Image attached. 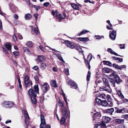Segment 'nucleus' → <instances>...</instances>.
<instances>
[{
    "instance_id": "24",
    "label": "nucleus",
    "mask_w": 128,
    "mask_h": 128,
    "mask_svg": "<svg viewBox=\"0 0 128 128\" xmlns=\"http://www.w3.org/2000/svg\"><path fill=\"white\" fill-rule=\"evenodd\" d=\"M5 46L6 48L9 51H11V46L10 44L8 42H6L5 44Z\"/></svg>"
},
{
    "instance_id": "43",
    "label": "nucleus",
    "mask_w": 128,
    "mask_h": 128,
    "mask_svg": "<svg viewBox=\"0 0 128 128\" xmlns=\"http://www.w3.org/2000/svg\"><path fill=\"white\" fill-rule=\"evenodd\" d=\"M98 96H100V98H104V97L106 95L104 94H99Z\"/></svg>"
},
{
    "instance_id": "39",
    "label": "nucleus",
    "mask_w": 128,
    "mask_h": 128,
    "mask_svg": "<svg viewBox=\"0 0 128 128\" xmlns=\"http://www.w3.org/2000/svg\"><path fill=\"white\" fill-rule=\"evenodd\" d=\"M62 96L63 97L64 99V100L65 102H66L67 106H68V103L67 101L66 100V98L65 96V94L64 93H63V94H62Z\"/></svg>"
},
{
    "instance_id": "31",
    "label": "nucleus",
    "mask_w": 128,
    "mask_h": 128,
    "mask_svg": "<svg viewBox=\"0 0 128 128\" xmlns=\"http://www.w3.org/2000/svg\"><path fill=\"white\" fill-rule=\"evenodd\" d=\"M67 118V116H63L60 122L62 124H63L65 122V120Z\"/></svg>"
},
{
    "instance_id": "59",
    "label": "nucleus",
    "mask_w": 128,
    "mask_h": 128,
    "mask_svg": "<svg viewBox=\"0 0 128 128\" xmlns=\"http://www.w3.org/2000/svg\"><path fill=\"white\" fill-rule=\"evenodd\" d=\"M46 66V64H40V66L42 68H45Z\"/></svg>"
},
{
    "instance_id": "46",
    "label": "nucleus",
    "mask_w": 128,
    "mask_h": 128,
    "mask_svg": "<svg viewBox=\"0 0 128 128\" xmlns=\"http://www.w3.org/2000/svg\"><path fill=\"white\" fill-rule=\"evenodd\" d=\"M122 117L127 120H128V114L123 115Z\"/></svg>"
},
{
    "instance_id": "40",
    "label": "nucleus",
    "mask_w": 128,
    "mask_h": 128,
    "mask_svg": "<svg viewBox=\"0 0 128 128\" xmlns=\"http://www.w3.org/2000/svg\"><path fill=\"white\" fill-rule=\"evenodd\" d=\"M34 90L36 91L37 93H38V86L36 85L34 86Z\"/></svg>"
},
{
    "instance_id": "3",
    "label": "nucleus",
    "mask_w": 128,
    "mask_h": 128,
    "mask_svg": "<svg viewBox=\"0 0 128 128\" xmlns=\"http://www.w3.org/2000/svg\"><path fill=\"white\" fill-rule=\"evenodd\" d=\"M41 123L40 125V128H51L50 126L47 124L46 126V123L44 115H40Z\"/></svg>"
},
{
    "instance_id": "62",
    "label": "nucleus",
    "mask_w": 128,
    "mask_h": 128,
    "mask_svg": "<svg viewBox=\"0 0 128 128\" xmlns=\"http://www.w3.org/2000/svg\"><path fill=\"white\" fill-rule=\"evenodd\" d=\"M118 128H126V127L125 126L123 125H122L119 126H118Z\"/></svg>"
},
{
    "instance_id": "38",
    "label": "nucleus",
    "mask_w": 128,
    "mask_h": 128,
    "mask_svg": "<svg viewBox=\"0 0 128 128\" xmlns=\"http://www.w3.org/2000/svg\"><path fill=\"white\" fill-rule=\"evenodd\" d=\"M23 49L24 52H26L28 54H30L29 50L28 48L26 47H23Z\"/></svg>"
},
{
    "instance_id": "25",
    "label": "nucleus",
    "mask_w": 128,
    "mask_h": 128,
    "mask_svg": "<svg viewBox=\"0 0 128 128\" xmlns=\"http://www.w3.org/2000/svg\"><path fill=\"white\" fill-rule=\"evenodd\" d=\"M50 84L53 87H58L56 82L55 80H51L50 82Z\"/></svg>"
},
{
    "instance_id": "13",
    "label": "nucleus",
    "mask_w": 128,
    "mask_h": 128,
    "mask_svg": "<svg viewBox=\"0 0 128 128\" xmlns=\"http://www.w3.org/2000/svg\"><path fill=\"white\" fill-rule=\"evenodd\" d=\"M16 78L18 80V83L19 85L17 86L18 90L19 92H21L22 90V86L21 84V81L18 75H17L16 76Z\"/></svg>"
},
{
    "instance_id": "18",
    "label": "nucleus",
    "mask_w": 128,
    "mask_h": 128,
    "mask_svg": "<svg viewBox=\"0 0 128 128\" xmlns=\"http://www.w3.org/2000/svg\"><path fill=\"white\" fill-rule=\"evenodd\" d=\"M92 58V55L90 54L88 56L87 60H85L86 63L89 64L90 61Z\"/></svg>"
},
{
    "instance_id": "35",
    "label": "nucleus",
    "mask_w": 128,
    "mask_h": 128,
    "mask_svg": "<svg viewBox=\"0 0 128 128\" xmlns=\"http://www.w3.org/2000/svg\"><path fill=\"white\" fill-rule=\"evenodd\" d=\"M89 32V31H88L86 30H83L82 32L80 33H79L78 34V36H80L81 35L85 34L88 32Z\"/></svg>"
},
{
    "instance_id": "28",
    "label": "nucleus",
    "mask_w": 128,
    "mask_h": 128,
    "mask_svg": "<svg viewBox=\"0 0 128 128\" xmlns=\"http://www.w3.org/2000/svg\"><path fill=\"white\" fill-rule=\"evenodd\" d=\"M103 70L104 72L108 73L110 72H111L112 70L110 68H103Z\"/></svg>"
},
{
    "instance_id": "64",
    "label": "nucleus",
    "mask_w": 128,
    "mask_h": 128,
    "mask_svg": "<svg viewBox=\"0 0 128 128\" xmlns=\"http://www.w3.org/2000/svg\"><path fill=\"white\" fill-rule=\"evenodd\" d=\"M18 38L22 40V39L23 37L20 34H19L18 35Z\"/></svg>"
},
{
    "instance_id": "44",
    "label": "nucleus",
    "mask_w": 128,
    "mask_h": 128,
    "mask_svg": "<svg viewBox=\"0 0 128 128\" xmlns=\"http://www.w3.org/2000/svg\"><path fill=\"white\" fill-rule=\"evenodd\" d=\"M66 74L67 75L69 74V70L68 68H66L65 69Z\"/></svg>"
},
{
    "instance_id": "12",
    "label": "nucleus",
    "mask_w": 128,
    "mask_h": 128,
    "mask_svg": "<svg viewBox=\"0 0 128 128\" xmlns=\"http://www.w3.org/2000/svg\"><path fill=\"white\" fill-rule=\"evenodd\" d=\"M116 31L114 30L110 32L109 36L110 38L112 40H115L116 35Z\"/></svg>"
},
{
    "instance_id": "19",
    "label": "nucleus",
    "mask_w": 128,
    "mask_h": 128,
    "mask_svg": "<svg viewBox=\"0 0 128 128\" xmlns=\"http://www.w3.org/2000/svg\"><path fill=\"white\" fill-rule=\"evenodd\" d=\"M124 119H115L114 121L116 124H123L124 122Z\"/></svg>"
},
{
    "instance_id": "50",
    "label": "nucleus",
    "mask_w": 128,
    "mask_h": 128,
    "mask_svg": "<svg viewBox=\"0 0 128 128\" xmlns=\"http://www.w3.org/2000/svg\"><path fill=\"white\" fill-rule=\"evenodd\" d=\"M13 54L16 56H18L19 54V52L18 51H15L13 52Z\"/></svg>"
},
{
    "instance_id": "57",
    "label": "nucleus",
    "mask_w": 128,
    "mask_h": 128,
    "mask_svg": "<svg viewBox=\"0 0 128 128\" xmlns=\"http://www.w3.org/2000/svg\"><path fill=\"white\" fill-rule=\"evenodd\" d=\"M34 78L36 80L37 82L38 81L39 79L37 76L35 75L34 76Z\"/></svg>"
},
{
    "instance_id": "2",
    "label": "nucleus",
    "mask_w": 128,
    "mask_h": 128,
    "mask_svg": "<svg viewBox=\"0 0 128 128\" xmlns=\"http://www.w3.org/2000/svg\"><path fill=\"white\" fill-rule=\"evenodd\" d=\"M28 93L31 98L32 103L34 104H36V97L37 93L34 90L30 89L28 90Z\"/></svg>"
},
{
    "instance_id": "58",
    "label": "nucleus",
    "mask_w": 128,
    "mask_h": 128,
    "mask_svg": "<svg viewBox=\"0 0 128 128\" xmlns=\"http://www.w3.org/2000/svg\"><path fill=\"white\" fill-rule=\"evenodd\" d=\"M33 68L35 70H36L38 69V67L37 66H35Z\"/></svg>"
},
{
    "instance_id": "14",
    "label": "nucleus",
    "mask_w": 128,
    "mask_h": 128,
    "mask_svg": "<svg viewBox=\"0 0 128 128\" xmlns=\"http://www.w3.org/2000/svg\"><path fill=\"white\" fill-rule=\"evenodd\" d=\"M69 84H70V86L71 88H73L75 89H77L78 86L76 84L74 81H70L68 83Z\"/></svg>"
},
{
    "instance_id": "17",
    "label": "nucleus",
    "mask_w": 128,
    "mask_h": 128,
    "mask_svg": "<svg viewBox=\"0 0 128 128\" xmlns=\"http://www.w3.org/2000/svg\"><path fill=\"white\" fill-rule=\"evenodd\" d=\"M11 10L14 13L15 12L18 10V8L14 4H10Z\"/></svg>"
},
{
    "instance_id": "6",
    "label": "nucleus",
    "mask_w": 128,
    "mask_h": 128,
    "mask_svg": "<svg viewBox=\"0 0 128 128\" xmlns=\"http://www.w3.org/2000/svg\"><path fill=\"white\" fill-rule=\"evenodd\" d=\"M22 113L23 114L24 116L25 117V123L26 124V127L27 128L28 127V120L29 119V116L28 114V113L27 111L25 110H22Z\"/></svg>"
},
{
    "instance_id": "49",
    "label": "nucleus",
    "mask_w": 128,
    "mask_h": 128,
    "mask_svg": "<svg viewBox=\"0 0 128 128\" xmlns=\"http://www.w3.org/2000/svg\"><path fill=\"white\" fill-rule=\"evenodd\" d=\"M100 100H102L100 99H99L98 98H97L96 100V102L98 104H99L100 105H101V103H100Z\"/></svg>"
},
{
    "instance_id": "34",
    "label": "nucleus",
    "mask_w": 128,
    "mask_h": 128,
    "mask_svg": "<svg viewBox=\"0 0 128 128\" xmlns=\"http://www.w3.org/2000/svg\"><path fill=\"white\" fill-rule=\"evenodd\" d=\"M26 45L29 48L32 47L33 45V43L30 41H29L26 43Z\"/></svg>"
},
{
    "instance_id": "15",
    "label": "nucleus",
    "mask_w": 128,
    "mask_h": 128,
    "mask_svg": "<svg viewBox=\"0 0 128 128\" xmlns=\"http://www.w3.org/2000/svg\"><path fill=\"white\" fill-rule=\"evenodd\" d=\"M115 112L119 113H123L124 112L125 108H122L120 107L115 108Z\"/></svg>"
},
{
    "instance_id": "9",
    "label": "nucleus",
    "mask_w": 128,
    "mask_h": 128,
    "mask_svg": "<svg viewBox=\"0 0 128 128\" xmlns=\"http://www.w3.org/2000/svg\"><path fill=\"white\" fill-rule=\"evenodd\" d=\"M110 118L109 117L105 116H103L102 118V121L101 124L102 126L103 127L106 126V125L104 123H107L110 120Z\"/></svg>"
},
{
    "instance_id": "51",
    "label": "nucleus",
    "mask_w": 128,
    "mask_h": 128,
    "mask_svg": "<svg viewBox=\"0 0 128 128\" xmlns=\"http://www.w3.org/2000/svg\"><path fill=\"white\" fill-rule=\"evenodd\" d=\"M60 102H58V105L59 106L61 107H63V104L62 102H61L60 100Z\"/></svg>"
},
{
    "instance_id": "26",
    "label": "nucleus",
    "mask_w": 128,
    "mask_h": 128,
    "mask_svg": "<svg viewBox=\"0 0 128 128\" xmlns=\"http://www.w3.org/2000/svg\"><path fill=\"white\" fill-rule=\"evenodd\" d=\"M100 103H101L100 105L104 106H106L108 104L106 100H100Z\"/></svg>"
},
{
    "instance_id": "48",
    "label": "nucleus",
    "mask_w": 128,
    "mask_h": 128,
    "mask_svg": "<svg viewBox=\"0 0 128 128\" xmlns=\"http://www.w3.org/2000/svg\"><path fill=\"white\" fill-rule=\"evenodd\" d=\"M50 4V3L48 2H45L44 4L43 5L45 7H47Z\"/></svg>"
},
{
    "instance_id": "56",
    "label": "nucleus",
    "mask_w": 128,
    "mask_h": 128,
    "mask_svg": "<svg viewBox=\"0 0 128 128\" xmlns=\"http://www.w3.org/2000/svg\"><path fill=\"white\" fill-rule=\"evenodd\" d=\"M40 48L43 51H44V48L43 46H39Z\"/></svg>"
},
{
    "instance_id": "11",
    "label": "nucleus",
    "mask_w": 128,
    "mask_h": 128,
    "mask_svg": "<svg viewBox=\"0 0 128 128\" xmlns=\"http://www.w3.org/2000/svg\"><path fill=\"white\" fill-rule=\"evenodd\" d=\"M42 91L45 93H46L49 90V85L47 83H44L42 86Z\"/></svg>"
},
{
    "instance_id": "10",
    "label": "nucleus",
    "mask_w": 128,
    "mask_h": 128,
    "mask_svg": "<svg viewBox=\"0 0 128 128\" xmlns=\"http://www.w3.org/2000/svg\"><path fill=\"white\" fill-rule=\"evenodd\" d=\"M91 113H92V114L94 115V117L92 119L93 122L95 124L97 120L96 118L101 116V114L100 112H96L93 113V112H92Z\"/></svg>"
},
{
    "instance_id": "47",
    "label": "nucleus",
    "mask_w": 128,
    "mask_h": 128,
    "mask_svg": "<svg viewBox=\"0 0 128 128\" xmlns=\"http://www.w3.org/2000/svg\"><path fill=\"white\" fill-rule=\"evenodd\" d=\"M103 62L104 64H112L109 61H104Z\"/></svg>"
},
{
    "instance_id": "36",
    "label": "nucleus",
    "mask_w": 128,
    "mask_h": 128,
    "mask_svg": "<svg viewBox=\"0 0 128 128\" xmlns=\"http://www.w3.org/2000/svg\"><path fill=\"white\" fill-rule=\"evenodd\" d=\"M57 56L58 58L60 60V61L62 62L63 63H65V62L63 60L60 54H59L56 55Z\"/></svg>"
},
{
    "instance_id": "53",
    "label": "nucleus",
    "mask_w": 128,
    "mask_h": 128,
    "mask_svg": "<svg viewBox=\"0 0 128 128\" xmlns=\"http://www.w3.org/2000/svg\"><path fill=\"white\" fill-rule=\"evenodd\" d=\"M120 48L121 49H124L125 48L124 46V44H120Z\"/></svg>"
},
{
    "instance_id": "61",
    "label": "nucleus",
    "mask_w": 128,
    "mask_h": 128,
    "mask_svg": "<svg viewBox=\"0 0 128 128\" xmlns=\"http://www.w3.org/2000/svg\"><path fill=\"white\" fill-rule=\"evenodd\" d=\"M117 58L118 59V60H118V61L120 62H121L122 61V60H123L122 58Z\"/></svg>"
},
{
    "instance_id": "20",
    "label": "nucleus",
    "mask_w": 128,
    "mask_h": 128,
    "mask_svg": "<svg viewBox=\"0 0 128 128\" xmlns=\"http://www.w3.org/2000/svg\"><path fill=\"white\" fill-rule=\"evenodd\" d=\"M45 60V57L43 56H38L37 60L39 62H42Z\"/></svg>"
},
{
    "instance_id": "32",
    "label": "nucleus",
    "mask_w": 128,
    "mask_h": 128,
    "mask_svg": "<svg viewBox=\"0 0 128 128\" xmlns=\"http://www.w3.org/2000/svg\"><path fill=\"white\" fill-rule=\"evenodd\" d=\"M107 51L108 52L112 54H114L116 56H117L118 55L116 53L113 51L110 48H108L107 49Z\"/></svg>"
},
{
    "instance_id": "37",
    "label": "nucleus",
    "mask_w": 128,
    "mask_h": 128,
    "mask_svg": "<svg viewBox=\"0 0 128 128\" xmlns=\"http://www.w3.org/2000/svg\"><path fill=\"white\" fill-rule=\"evenodd\" d=\"M90 75L91 72L90 71H88L86 77V80L88 82L90 81Z\"/></svg>"
},
{
    "instance_id": "52",
    "label": "nucleus",
    "mask_w": 128,
    "mask_h": 128,
    "mask_svg": "<svg viewBox=\"0 0 128 128\" xmlns=\"http://www.w3.org/2000/svg\"><path fill=\"white\" fill-rule=\"evenodd\" d=\"M38 14H34V16L35 18H36V20H37V19L38 18Z\"/></svg>"
},
{
    "instance_id": "8",
    "label": "nucleus",
    "mask_w": 128,
    "mask_h": 128,
    "mask_svg": "<svg viewBox=\"0 0 128 128\" xmlns=\"http://www.w3.org/2000/svg\"><path fill=\"white\" fill-rule=\"evenodd\" d=\"M24 82L26 87H28L32 85V82L30 80L29 77L28 75L24 77Z\"/></svg>"
},
{
    "instance_id": "45",
    "label": "nucleus",
    "mask_w": 128,
    "mask_h": 128,
    "mask_svg": "<svg viewBox=\"0 0 128 128\" xmlns=\"http://www.w3.org/2000/svg\"><path fill=\"white\" fill-rule=\"evenodd\" d=\"M20 22L16 20H14L13 21L15 25H16L18 24Z\"/></svg>"
},
{
    "instance_id": "16",
    "label": "nucleus",
    "mask_w": 128,
    "mask_h": 128,
    "mask_svg": "<svg viewBox=\"0 0 128 128\" xmlns=\"http://www.w3.org/2000/svg\"><path fill=\"white\" fill-rule=\"evenodd\" d=\"M65 43L66 46L71 49H73L75 48L74 46L68 40L66 41Z\"/></svg>"
},
{
    "instance_id": "33",
    "label": "nucleus",
    "mask_w": 128,
    "mask_h": 128,
    "mask_svg": "<svg viewBox=\"0 0 128 128\" xmlns=\"http://www.w3.org/2000/svg\"><path fill=\"white\" fill-rule=\"evenodd\" d=\"M78 40L80 41L86 42L88 41V38H79Z\"/></svg>"
},
{
    "instance_id": "41",
    "label": "nucleus",
    "mask_w": 128,
    "mask_h": 128,
    "mask_svg": "<svg viewBox=\"0 0 128 128\" xmlns=\"http://www.w3.org/2000/svg\"><path fill=\"white\" fill-rule=\"evenodd\" d=\"M35 8V10H38L40 8V7L38 6H36L34 5H33L32 6Z\"/></svg>"
},
{
    "instance_id": "60",
    "label": "nucleus",
    "mask_w": 128,
    "mask_h": 128,
    "mask_svg": "<svg viewBox=\"0 0 128 128\" xmlns=\"http://www.w3.org/2000/svg\"><path fill=\"white\" fill-rule=\"evenodd\" d=\"M11 121L10 120H8L5 122L6 124H7L9 123H11Z\"/></svg>"
},
{
    "instance_id": "42",
    "label": "nucleus",
    "mask_w": 128,
    "mask_h": 128,
    "mask_svg": "<svg viewBox=\"0 0 128 128\" xmlns=\"http://www.w3.org/2000/svg\"><path fill=\"white\" fill-rule=\"evenodd\" d=\"M34 31L36 34H38L39 33V30L37 28H34Z\"/></svg>"
},
{
    "instance_id": "5",
    "label": "nucleus",
    "mask_w": 128,
    "mask_h": 128,
    "mask_svg": "<svg viewBox=\"0 0 128 128\" xmlns=\"http://www.w3.org/2000/svg\"><path fill=\"white\" fill-rule=\"evenodd\" d=\"M117 92L119 97L122 100L121 103H128V100L126 98L124 99V96L121 92L120 91L118 90Z\"/></svg>"
},
{
    "instance_id": "1",
    "label": "nucleus",
    "mask_w": 128,
    "mask_h": 128,
    "mask_svg": "<svg viewBox=\"0 0 128 128\" xmlns=\"http://www.w3.org/2000/svg\"><path fill=\"white\" fill-rule=\"evenodd\" d=\"M109 76L111 78H109V80L106 78H103L104 86L100 88L102 90H105L108 92H110V87L109 80L111 85L113 87L115 86V82L117 84H118L120 82V80L116 72H114L112 73Z\"/></svg>"
},
{
    "instance_id": "21",
    "label": "nucleus",
    "mask_w": 128,
    "mask_h": 128,
    "mask_svg": "<svg viewBox=\"0 0 128 128\" xmlns=\"http://www.w3.org/2000/svg\"><path fill=\"white\" fill-rule=\"evenodd\" d=\"M114 110L113 108H112L110 109H108L106 110V113L109 114L111 115L112 114V113L114 112Z\"/></svg>"
},
{
    "instance_id": "4",
    "label": "nucleus",
    "mask_w": 128,
    "mask_h": 128,
    "mask_svg": "<svg viewBox=\"0 0 128 128\" xmlns=\"http://www.w3.org/2000/svg\"><path fill=\"white\" fill-rule=\"evenodd\" d=\"M52 14L56 18H57L58 17L60 22L61 21L62 19H64L66 16V13L64 12L63 13V16H62V14H58L57 12H54V11H52Z\"/></svg>"
},
{
    "instance_id": "27",
    "label": "nucleus",
    "mask_w": 128,
    "mask_h": 128,
    "mask_svg": "<svg viewBox=\"0 0 128 128\" xmlns=\"http://www.w3.org/2000/svg\"><path fill=\"white\" fill-rule=\"evenodd\" d=\"M71 6L73 8L76 10H78L79 8L78 6L76 4L74 3H71Z\"/></svg>"
},
{
    "instance_id": "23",
    "label": "nucleus",
    "mask_w": 128,
    "mask_h": 128,
    "mask_svg": "<svg viewBox=\"0 0 128 128\" xmlns=\"http://www.w3.org/2000/svg\"><path fill=\"white\" fill-rule=\"evenodd\" d=\"M24 18L26 20H29L32 18V16L30 14L27 13L25 14Z\"/></svg>"
},
{
    "instance_id": "30",
    "label": "nucleus",
    "mask_w": 128,
    "mask_h": 128,
    "mask_svg": "<svg viewBox=\"0 0 128 128\" xmlns=\"http://www.w3.org/2000/svg\"><path fill=\"white\" fill-rule=\"evenodd\" d=\"M67 112V110L66 108H64L62 112V114L63 115V116H67L66 115Z\"/></svg>"
},
{
    "instance_id": "55",
    "label": "nucleus",
    "mask_w": 128,
    "mask_h": 128,
    "mask_svg": "<svg viewBox=\"0 0 128 128\" xmlns=\"http://www.w3.org/2000/svg\"><path fill=\"white\" fill-rule=\"evenodd\" d=\"M107 99L108 102H110L111 101V98L110 97V96L107 97Z\"/></svg>"
},
{
    "instance_id": "7",
    "label": "nucleus",
    "mask_w": 128,
    "mask_h": 128,
    "mask_svg": "<svg viewBox=\"0 0 128 128\" xmlns=\"http://www.w3.org/2000/svg\"><path fill=\"white\" fill-rule=\"evenodd\" d=\"M2 105L3 106L6 108H12L14 106V103L12 102L7 101L4 102Z\"/></svg>"
},
{
    "instance_id": "54",
    "label": "nucleus",
    "mask_w": 128,
    "mask_h": 128,
    "mask_svg": "<svg viewBox=\"0 0 128 128\" xmlns=\"http://www.w3.org/2000/svg\"><path fill=\"white\" fill-rule=\"evenodd\" d=\"M14 18L18 20V16L16 14H14Z\"/></svg>"
},
{
    "instance_id": "22",
    "label": "nucleus",
    "mask_w": 128,
    "mask_h": 128,
    "mask_svg": "<svg viewBox=\"0 0 128 128\" xmlns=\"http://www.w3.org/2000/svg\"><path fill=\"white\" fill-rule=\"evenodd\" d=\"M112 65L113 67L116 68L120 70H121L122 68H125L126 67L125 65L120 66H118L117 64H112Z\"/></svg>"
},
{
    "instance_id": "63",
    "label": "nucleus",
    "mask_w": 128,
    "mask_h": 128,
    "mask_svg": "<svg viewBox=\"0 0 128 128\" xmlns=\"http://www.w3.org/2000/svg\"><path fill=\"white\" fill-rule=\"evenodd\" d=\"M53 70L54 72H56L58 70V69L56 67H54L53 68Z\"/></svg>"
},
{
    "instance_id": "29",
    "label": "nucleus",
    "mask_w": 128,
    "mask_h": 128,
    "mask_svg": "<svg viewBox=\"0 0 128 128\" xmlns=\"http://www.w3.org/2000/svg\"><path fill=\"white\" fill-rule=\"evenodd\" d=\"M96 122L97 123L95 124V126L94 128H102L103 126L102 124H101L100 122Z\"/></svg>"
}]
</instances>
